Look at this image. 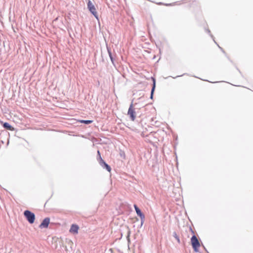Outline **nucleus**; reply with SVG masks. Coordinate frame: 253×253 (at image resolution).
I'll use <instances>...</instances> for the list:
<instances>
[{
  "mask_svg": "<svg viewBox=\"0 0 253 253\" xmlns=\"http://www.w3.org/2000/svg\"><path fill=\"white\" fill-rule=\"evenodd\" d=\"M24 215L30 223L32 224L34 222L35 220V215L33 212L29 210H26L24 212Z\"/></svg>",
  "mask_w": 253,
  "mask_h": 253,
  "instance_id": "nucleus-1",
  "label": "nucleus"
},
{
  "mask_svg": "<svg viewBox=\"0 0 253 253\" xmlns=\"http://www.w3.org/2000/svg\"><path fill=\"white\" fill-rule=\"evenodd\" d=\"M192 247L195 252L198 251V248L200 246V243L195 235H193L191 239Z\"/></svg>",
  "mask_w": 253,
  "mask_h": 253,
  "instance_id": "nucleus-2",
  "label": "nucleus"
},
{
  "mask_svg": "<svg viewBox=\"0 0 253 253\" xmlns=\"http://www.w3.org/2000/svg\"><path fill=\"white\" fill-rule=\"evenodd\" d=\"M97 153H98V155H99V158L98 159V161H99V164L104 168H105L107 170L109 171V172H110L111 171V169L110 168V167L103 160V159L101 158V157H100V153H99V151H97Z\"/></svg>",
  "mask_w": 253,
  "mask_h": 253,
  "instance_id": "nucleus-3",
  "label": "nucleus"
},
{
  "mask_svg": "<svg viewBox=\"0 0 253 253\" xmlns=\"http://www.w3.org/2000/svg\"><path fill=\"white\" fill-rule=\"evenodd\" d=\"M135 112L134 109L133 108L132 104H131L128 110V115L130 116V119L132 121H134L135 119Z\"/></svg>",
  "mask_w": 253,
  "mask_h": 253,
  "instance_id": "nucleus-4",
  "label": "nucleus"
},
{
  "mask_svg": "<svg viewBox=\"0 0 253 253\" xmlns=\"http://www.w3.org/2000/svg\"><path fill=\"white\" fill-rule=\"evenodd\" d=\"M50 222V218L49 217H46L45 218L41 224L40 225L39 227L41 228H47L49 225Z\"/></svg>",
  "mask_w": 253,
  "mask_h": 253,
  "instance_id": "nucleus-5",
  "label": "nucleus"
},
{
  "mask_svg": "<svg viewBox=\"0 0 253 253\" xmlns=\"http://www.w3.org/2000/svg\"><path fill=\"white\" fill-rule=\"evenodd\" d=\"M134 209L135 210L138 216H139L141 220H144L145 218V215L143 214L140 210L138 208V207L136 205H134Z\"/></svg>",
  "mask_w": 253,
  "mask_h": 253,
  "instance_id": "nucleus-6",
  "label": "nucleus"
},
{
  "mask_svg": "<svg viewBox=\"0 0 253 253\" xmlns=\"http://www.w3.org/2000/svg\"><path fill=\"white\" fill-rule=\"evenodd\" d=\"M87 7L90 12L95 16V7L94 5L92 3L90 0H88L87 3Z\"/></svg>",
  "mask_w": 253,
  "mask_h": 253,
  "instance_id": "nucleus-7",
  "label": "nucleus"
},
{
  "mask_svg": "<svg viewBox=\"0 0 253 253\" xmlns=\"http://www.w3.org/2000/svg\"><path fill=\"white\" fill-rule=\"evenodd\" d=\"M78 229L79 226L77 225L72 224L70 228V232L73 233H78Z\"/></svg>",
  "mask_w": 253,
  "mask_h": 253,
  "instance_id": "nucleus-8",
  "label": "nucleus"
},
{
  "mask_svg": "<svg viewBox=\"0 0 253 253\" xmlns=\"http://www.w3.org/2000/svg\"><path fill=\"white\" fill-rule=\"evenodd\" d=\"M3 127L9 130H12L13 129V127L7 122H5L3 124Z\"/></svg>",
  "mask_w": 253,
  "mask_h": 253,
  "instance_id": "nucleus-9",
  "label": "nucleus"
},
{
  "mask_svg": "<svg viewBox=\"0 0 253 253\" xmlns=\"http://www.w3.org/2000/svg\"><path fill=\"white\" fill-rule=\"evenodd\" d=\"M81 123H84V124H89L91 123H92L93 122V121H91V120H81L80 121Z\"/></svg>",
  "mask_w": 253,
  "mask_h": 253,
  "instance_id": "nucleus-10",
  "label": "nucleus"
},
{
  "mask_svg": "<svg viewBox=\"0 0 253 253\" xmlns=\"http://www.w3.org/2000/svg\"><path fill=\"white\" fill-rule=\"evenodd\" d=\"M155 85H156L155 80L154 79H153V87H152V89L151 90V98H152V96H153V94L155 88Z\"/></svg>",
  "mask_w": 253,
  "mask_h": 253,
  "instance_id": "nucleus-11",
  "label": "nucleus"
},
{
  "mask_svg": "<svg viewBox=\"0 0 253 253\" xmlns=\"http://www.w3.org/2000/svg\"><path fill=\"white\" fill-rule=\"evenodd\" d=\"M173 236L175 238V239L177 240V242L178 243H180V241L179 238L176 233H173Z\"/></svg>",
  "mask_w": 253,
  "mask_h": 253,
  "instance_id": "nucleus-12",
  "label": "nucleus"
},
{
  "mask_svg": "<svg viewBox=\"0 0 253 253\" xmlns=\"http://www.w3.org/2000/svg\"><path fill=\"white\" fill-rule=\"evenodd\" d=\"M92 143H93V145L94 146V142L93 141H92Z\"/></svg>",
  "mask_w": 253,
  "mask_h": 253,
  "instance_id": "nucleus-13",
  "label": "nucleus"
}]
</instances>
